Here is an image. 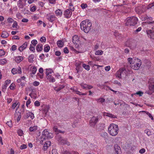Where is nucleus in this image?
Wrapping results in <instances>:
<instances>
[{"mask_svg": "<svg viewBox=\"0 0 154 154\" xmlns=\"http://www.w3.org/2000/svg\"><path fill=\"white\" fill-rule=\"evenodd\" d=\"M128 60L131 64V68L134 70L138 69L141 64V60L137 58L132 59L129 57L128 59Z\"/></svg>", "mask_w": 154, "mask_h": 154, "instance_id": "1", "label": "nucleus"}, {"mask_svg": "<svg viewBox=\"0 0 154 154\" xmlns=\"http://www.w3.org/2000/svg\"><path fill=\"white\" fill-rule=\"evenodd\" d=\"M92 24L88 20L82 21L80 24V28L81 30L86 33L89 32L91 29Z\"/></svg>", "mask_w": 154, "mask_h": 154, "instance_id": "2", "label": "nucleus"}, {"mask_svg": "<svg viewBox=\"0 0 154 154\" xmlns=\"http://www.w3.org/2000/svg\"><path fill=\"white\" fill-rule=\"evenodd\" d=\"M138 21L137 18L136 17L133 16L128 17L125 20V25L127 26H134L137 24Z\"/></svg>", "mask_w": 154, "mask_h": 154, "instance_id": "3", "label": "nucleus"}, {"mask_svg": "<svg viewBox=\"0 0 154 154\" xmlns=\"http://www.w3.org/2000/svg\"><path fill=\"white\" fill-rule=\"evenodd\" d=\"M108 131L110 135H117L119 131L118 126L117 125L112 124L109 126Z\"/></svg>", "mask_w": 154, "mask_h": 154, "instance_id": "4", "label": "nucleus"}, {"mask_svg": "<svg viewBox=\"0 0 154 154\" xmlns=\"http://www.w3.org/2000/svg\"><path fill=\"white\" fill-rule=\"evenodd\" d=\"M100 116L98 115L94 116L91 118L89 121V125L91 126L94 127L98 121Z\"/></svg>", "mask_w": 154, "mask_h": 154, "instance_id": "5", "label": "nucleus"}, {"mask_svg": "<svg viewBox=\"0 0 154 154\" xmlns=\"http://www.w3.org/2000/svg\"><path fill=\"white\" fill-rule=\"evenodd\" d=\"M116 73L119 78H121L122 77H124L126 75V69L125 68H122L119 69Z\"/></svg>", "mask_w": 154, "mask_h": 154, "instance_id": "6", "label": "nucleus"}, {"mask_svg": "<svg viewBox=\"0 0 154 154\" xmlns=\"http://www.w3.org/2000/svg\"><path fill=\"white\" fill-rule=\"evenodd\" d=\"M146 32L148 37L154 39V26L151 29H147Z\"/></svg>", "mask_w": 154, "mask_h": 154, "instance_id": "7", "label": "nucleus"}, {"mask_svg": "<svg viewBox=\"0 0 154 154\" xmlns=\"http://www.w3.org/2000/svg\"><path fill=\"white\" fill-rule=\"evenodd\" d=\"M149 82V88L150 91H146V93L148 94L151 95L154 92V85L153 83H150V81Z\"/></svg>", "mask_w": 154, "mask_h": 154, "instance_id": "8", "label": "nucleus"}, {"mask_svg": "<svg viewBox=\"0 0 154 154\" xmlns=\"http://www.w3.org/2000/svg\"><path fill=\"white\" fill-rule=\"evenodd\" d=\"M57 137H56V138H59V139L58 140L59 143H60L62 144H66L67 146H69L70 144V143L67 141L66 140L64 139H63L61 137H60V135H57Z\"/></svg>", "mask_w": 154, "mask_h": 154, "instance_id": "9", "label": "nucleus"}, {"mask_svg": "<svg viewBox=\"0 0 154 154\" xmlns=\"http://www.w3.org/2000/svg\"><path fill=\"white\" fill-rule=\"evenodd\" d=\"M40 137V143L42 144L44 141H46L47 139L48 140L49 139L52 138L53 137H51V135H42Z\"/></svg>", "mask_w": 154, "mask_h": 154, "instance_id": "10", "label": "nucleus"}, {"mask_svg": "<svg viewBox=\"0 0 154 154\" xmlns=\"http://www.w3.org/2000/svg\"><path fill=\"white\" fill-rule=\"evenodd\" d=\"M72 14V12L69 9H66L65 10L63 13V15L65 17L67 18H69Z\"/></svg>", "mask_w": 154, "mask_h": 154, "instance_id": "11", "label": "nucleus"}, {"mask_svg": "<svg viewBox=\"0 0 154 154\" xmlns=\"http://www.w3.org/2000/svg\"><path fill=\"white\" fill-rule=\"evenodd\" d=\"M12 73L14 75L16 74H21L22 73L21 68L18 67L17 68H13L11 70Z\"/></svg>", "mask_w": 154, "mask_h": 154, "instance_id": "12", "label": "nucleus"}, {"mask_svg": "<svg viewBox=\"0 0 154 154\" xmlns=\"http://www.w3.org/2000/svg\"><path fill=\"white\" fill-rule=\"evenodd\" d=\"M122 12L124 13H128L131 11V9L127 6H124L122 7Z\"/></svg>", "mask_w": 154, "mask_h": 154, "instance_id": "13", "label": "nucleus"}, {"mask_svg": "<svg viewBox=\"0 0 154 154\" xmlns=\"http://www.w3.org/2000/svg\"><path fill=\"white\" fill-rule=\"evenodd\" d=\"M51 145V142L50 141H46L45 142L44 145L43 147V149L44 150H46L47 149L48 147L50 146Z\"/></svg>", "mask_w": 154, "mask_h": 154, "instance_id": "14", "label": "nucleus"}, {"mask_svg": "<svg viewBox=\"0 0 154 154\" xmlns=\"http://www.w3.org/2000/svg\"><path fill=\"white\" fill-rule=\"evenodd\" d=\"M114 149L116 154H121L120 148L117 145H115Z\"/></svg>", "mask_w": 154, "mask_h": 154, "instance_id": "15", "label": "nucleus"}, {"mask_svg": "<svg viewBox=\"0 0 154 154\" xmlns=\"http://www.w3.org/2000/svg\"><path fill=\"white\" fill-rule=\"evenodd\" d=\"M79 37L78 35H75L72 37V42L74 44H77L79 42Z\"/></svg>", "mask_w": 154, "mask_h": 154, "instance_id": "16", "label": "nucleus"}, {"mask_svg": "<svg viewBox=\"0 0 154 154\" xmlns=\"http://www.w3.org/2000/svg\"><path fill=\"white\" fill-rule=\"evenodd\" d=\"M25 117L26 119H28L29 117L32 119L34 118V114L32 112H29L27 113L25 115Z\"/></svg>", "mask_w": 154, "mask_h": 154, "instance_id": "17", "label": "nucleus"}, {"mask_svg": "<svg viewBox=\"0 0 154 154\" xmlns=\"http://www.w3.org/2000/svg\"><path fill=\"white\" fill-rule=\"evenodd\" d=\"M103 116H108L111 118H117V117L116 116L112 115V114L109 113L104 112L103 113Z\"/></svg>", "mask_w": 154, "mask_h": 154, "instance_id": "18", "label": "nucleus"}, {"mask_svg": "<svg viewBox=\"0 0 154 154\" xmlns=\"http://www.w3.org/2000/svg\"><path fill=\"white\" fill-rule=\"evenodd\" d=\"M48 19L50 21L52 22L57 19L56 17L54 15L49 16Z\"/></svg>", "mask_w": 154, "mask_h": 154, "instance_id": "19", "label": "nucleus"}, {"mask_svg": "<svg viewBox=\"0 0 154 154\" xmlns=\"http://www.w3.org/2000/svg\"><path fill=\"white\" fill-rule=\"evenodd\" d=\"M27 44V43L26 42L24 43L20 47L19 50L21 52L22 51L26 48Z\"/></svg>", "mask_w": 154, "mask_h": 154, "instance_id": "20", "label": "nucleus"}, {"mask_svg": "<svg viewBox=\"0 0 154 154\" xmlns=\"http://www.w3.org/2000/svg\"><path fill=\"white\" fill-rule=\"evenodd\" d=\"M53 130L54 131L56 132L57 134H58L59 133H60L61 134H65V131H62L60 130H58L57 128L56 127H54L53 128Z\"/></svg>", "mask_w": 154, "mask_h": 154, "instance_id": "21", "label": "nucleus"}, {"mask_svg": "<svg viewBox=\"0 0 154 154\" xmlns=\"http://www.w3.org/2000/svg\"><path fill=\"white\" fill-rule=\"evenodd\" d=\"M23 59L22 56H18L15 57V60L17 63H19Z\"/></svg>", "mask_w": 154, "mask_h": 154, "instance_id": "22", "label": "nucleus"}, {"mask_svg": "<svg viewBox=\"0 0 154 154\" xmlns=\"http://www.w3.org/2000/svg\"><path fill=\"white\" fill-rule=\"evenodd\" d=\"M36 50L38 52L41 51L43 49V45L41 44H38L36 46Z\"/></svg>", "mask_w": 154, "mask_h": 154, "instance_id": "23", "label": "nucleus"}, {"mask_svg": "<svg viewBox=\"0 0 154 154\" xmlns=\"http://www.w3.org/2000/svg\"><path fill=\"white\" fill-rule=\"evenodd\" d=\"M61 154H79L78 152L74 151L69 152L67 151H64L62 152Z\"/></svg>", "mask_w": 154, "mask_h": 154, "instance_id": "24", "label": "nucleus"}, {"mask_svg": "<svg viewBox=\"0 0 154 154\" xmlns=\"http://www.w3.org/2000/svg\"><path fill=\"white\" fill-rule=\"evenodd\" d=\"M47 79L49 80L50 82H55V79L54 77L51 76V75L47 76Z\"/></svg>", "mask_w": 154, "mask_h": 154, "instance_id": "25", "label": "nucleus"}, {"mask_svg": "<svg viewBox=\"0 0 154 154\" xmlns=\"http://www.w3.org/2000/svg\"><path fill=\"white\" fill-rule=\"evenodd\" d=\"M8 33L6 31H3L1 35V36L3 38H6L8 37Z\"/></svg>", "mask_w": 154, "mask_h": 154, "instance_id": "26", "label": "nucleus"}, {"mask_svg": "<svg viewBox=\"0 0 154 154\" xmlns=\"http://www.w3.org/2000/svg\"><path fill=\"white\" fill-rule=\"evenodd\" d=\"M57 46L59 48H62L64 45L63 42L61 40H58L57 42Z\"/></svg>", "mask_w": 154, "mask_h": 154, "instance_id": "27", "label": "nucleus"}, {"mask_svg": "<svg viewBox=\"0 0 154 154\" xmlns=\"http://www.w3.org/2000/svg\"><path fill=\"white\" fill-rule=\"evenodd\" d=\"M55 13L57 16H59L61 17L62 14V11L59 9L56 10L55 11Z\"/></svg>", "mask_w": 154, "mask_h": 154, "instance_id": "28", "label": "nucleus"}, {"mask_svg": "<svg viewBox=\"0 0 154 154\" xmlns=\"http://www.w3.org/2000/svg\"><path fill=\"white\" fill-rule=\"evenodd\" d=\"M46 74L47 76L51 75L50 74L53 72L52 69L50 68L46 69Z\"/></svg>", "mask_w": 154, "mask_h": 154, "instance_id": "29", "label": "nucleus"}, {"mask_svg": "<svg viewBox=\"0 0 154 154\" xmlns=\"http://www.w3.org/2000/svg\"><path fill=\"white\" fill-rule=\"evenodd\" d=\"M34 57V54H31L28 57L29 61L30 63H32L34 61L33 59Z\"/></svg>", "mask_w": 154, "mask_h": 154, "instance_id": "30", "label": "nucleus"}, {"mask_svg": "<svg viewBox=\"0 0 154 154\" xmlns=\"http://www.w3.org/2000/svg\"><path fill=\"white\" fill-rule=\"evenodd\" d=\"M32 74H35L37 71V69L36 67L32 66L31 67Z\"/></svg>", "mask_w": 154, "mask_h": 154, "instance_id": "31", "label": "nucleus"}, {"mask_svg": "<svg viewBox=\"0 0 154 154\" xmlns=\"http://www.w3.org/2000/svg\"><path fill=\"white\" fill-rule=\"evenodd\" d=\"M50 49V47L48 45H45L44 47V51L45 52H47L49 51Z\"/></svg>", "mask_w": 154, "mask_h": 154, "instance_id": "32", "label": "nucleus"}, {"mask_svg": "<svg viewBox=\"0 0 154 154\" xmlns=\"http://www.w3.org/2000/svg\"><path fill=\"white\" fill-rule=\"evenodd\" d=\"M100 43L98 42L96 43L94 46V50H96L99 48V46Z\"/></svg>", "mask_w": 154, "mask_h": 154, "instance_id": "33", "label": "nucleus"}, {"mask_svg": "<svg viewBox=\"0 0 154 154\" xmlns=\"http://www.w3.org/2000/svg\"><path fill=\"white\" fill-rule=\"evenodd\" d=\"M97 102H100L101 103L104 102L105 101V99L103 98H100L96 99V100Z\"/></svg>", "mask_w": 154, "mask_h": 154, "instance_id": "34", "label": "nucleus"}, {"mask_svg": "<svg viewBox=\"0 0 154 154\" xmlns=\"http://www.w3.org/2000/svg\"><path fill=\"white\" fill-rule=\"evenodd\" d=\"M37 129V126H34L33 127H31L29 128V131H33Z\"/></svg>", "mask_w": 154, "mask_h": 154, "instance_id": "35", "label": "nucleus"}, {"mask_svg": "<svg viewBox=\"0 0 154 154\" xmlns=\"http://www.w3.org/2000/svg\"><path fill=\"white\" fill-rule=\"evenodd\" d=\"M69 8L71 11H74V8L72 3H70L69 4Z\"/></svg>", "mask_w": 154, "mask_h": 154, "instance_id": "36", "label": "nucleus"}, {"mask_svg": "<svg viewBox=\"0 0 154 154\" xmlns=\"http://www.w3.org/2000/svg\"><path fill=\"white\" fill-rule=\"evenodd\" d=\"M83 67L87 70H89L90 69V66L88 65H87L85 64H83L82 65Z\"/></svg>", "mask_w": 154, "mask_h": 154, "instance_id": "37", "label": "nucleus"}, {"mask_svg": "<svg viewBox=\"0 0 154 154\" xmlns=\"http://www.w3.org/2000/svg\"><path fill=\"white\" fill-rule=\"evenodd\" d=\"M103 53V52L101 50H98L95 52V54L96 55H101Z\"/></svg>", "mask_w": 154, "mask_h": 154, "instance_id": "38", "label": "nucleus"}, {"mask_svg": "<svg viewBox=\"0 0 154 154\" xmlns=\"http://www.w3.org/2000/svg\"><path fill=\"white\" fill-rule=\"evenodd\" d=\"M49 106H46L45 107V109H44L43 111H44V113L45 114H47L48 111L49 110Z\"/></svg>", "mask_w": 154, "mask_h": 154, "instance_id": "39", "label": "nucleus"}, {"mask_svg": "<svg viewBox=\"0 0 154 154\" xmlns=\"http://www.w3.org/2000/svg\"><path fill=\"white\" fill-rule=\"evenodd\" d=\"M65 85H61L60 86L58 87L57 88V90H56V91H60L61 89L65 87Z\"/></svg>", "mask_w": 154, "mask_h": 154, "instance_id": "40", "label": "nucleus"}, {"mask_svg": "<svg viewBox=\"0 0 154 154\" xmlns=\"http://www.w3.org/2000/svg\"><path fill=\"white\" fill-rule=\"evenodd\" d=\"M75 93L77 94H78L79 95H84L87 94V93H83L79 91H75Z\"/></svg>", "mask_w": 154, "mask_h": 154, "instance_id": "41", "label": "nucleus"}, {"mask_svg": "<svg viewBox=\"0 0 154 154\" xmlns=\"http://www.w3.org/2000/svg\"><path fill=\"white\" fill-rule=\"evenodd\" d=\"M49 134V133L47 129H45L44 130L42 133V135H48Z\"/></svg>", "mask_w": 154, "mask_h": 154, "instance_id": "42", "label": "nucleus"}, {"mask_svg": "<svg viewBox=\"0 0 154 154\" xmlns=\"http://www.w3.org/2000/svg\"><path fill=\"white\" fill-rule=\"evenodd\" d=\"M36 8L35 6H34L32 7H30V11L32 12H34L36 11Z\"/></svg>", "mask_w": 154, "mask_h": 154, "instance_id": "43", "label": "nucleus"}, {"mask_svg": "<svg viewBox=\"0 0 154 154\" xmlns=\"http://www.w3.org/2000/svg\"><path fill=\"white\" fill-rule=\"evenodd\" d=\"M80 86L81 87L84 89H87V85L83 83H81L80 84Z\"/></svg>", "mask_w": 154, "mask_h": 154, "instance_id": "44", "label": "nucleus"}, {"mask_svg": "<svg viewBox=\"0 0 154 154\" xmlns=\"http://www.w3.org/2000/svg\"><path fill=\"white\" fill-rule=\"evenodd\" d=\"M143 94V92L141 91H139L137 92H136L135 93H134V95L137 94L139 95L140 96H141Z\"/></svg>", "mask_w": 154, "mask_h": 154, "instance_id": "45", "label": "nucleus"}, {"mask_svg": "<svg viewBox=\"0 0 154 154\" xmlns=\"http://www.w3.org/2000/svg\"><path fill=\"white\" fill-rule=\"evenodd\" d=\"M40 41L42 42H44L46 41V38L45 37H42L40 39Z\"/></svg>", "mask_w": 154, "mask_h": 154, "instance_id": "46", "label": "nucleus"}, {"mask_svg": "<svg viewBox=\"0 0 154 154\" xmlns=\"http://www.w3.org/2000/svg\"><path fill=\"white\" fill-rule=\"evenodd\" d=\"M32 44L35 46L37 44V41L36 40H33L31 41Z\"/></svg>", "mask_w": 154, "mask_h": 154, "instance_id": "47", "label": "nucleus"}, {"mask_svg": "<svg viewBox=\"0 0 154 154\" xmlns=\"http://www.w3.org/2000/svg\"><path fill=\"white\" fill-rule=\"evenodd\" d=\"M5 54V52L3 50L0 49V57L4 56Z\"/></svg>", "mask_w": 154, "mask_h": 154, "instance_id": "48", "label": "nucleus"}, {"mask_svg": "<svg viewBox=\"0 0 154 154\" xmlns=\"http://www.w3.org/2000/svg\"><path fill=\"white\" fill-rule=\"evenodd\" d=\"M81 6L82 9H84L87 7V5L86 4L82 3L81 5Z\"/></svg>", "mask_w": 154, "mask_h": 154, "instance_id": "49", "label": "nucleus"}, {"mask_svg": "<svg viewBox=\"0 0 154 154\" xmlns=\"http://www.w3.org/2000/svg\"><path fill=\"white\" fill-rule=\"evenodd\" d=\"M7 62L5 59H2L0 60V63L2 64H5Z\"/></svg>", "mask_w": 154, "mask_h": 154, "instance_id": "50", "label": "nucleus"}, {"mask_svg": "<svg viewBox=\"0 0 154 154\" xmlns=\"http://www.w3.org/2000/svg\"><path fill=\"white\" fill-rule=\"evenodd\" d=\"M34 105L35 106H38L40 105V103L38 101L36 100L34 102Z\"/></svg>", "mask_w": 154, "mask_h": 154, "instance_id": "51", "label": "nucleus"}, {"mask_svg": "<svg viewBox=\"0 0 154 154\" xmlns=\"http://www.w3.org/2000/svg\"><path fill=\"white\" fill-rule=\"evenodd\" d=\"M145 133L147 135H151V133L149 129H146L145 131Z\"/></svg>", "mask_w": 154, "mask_h": 154, "instance_id": "52", "label": "nucleus"}, {"mask_svg": "<svg viewBox=\"0 0 154 154\" xmlns=\"http://www.w3.org/2000/svg\"><path fill=\"white\" fill-rule=\"evenodd\" d=\"M17 133L18 135H22V134H24L23 131L20 129L18 130Z\"/></svg>", "mask_w": 154, "mask_h": 154, "instance_id": "53", "label": "nucleus"}, {"mask_svg": "<svg viewBox=\"0 0 154 154\" xmlns=\"http://www.w3.org/2000/svg\"><path fill=\"white\" fill-rule=\"evenodd\" d=\"M12 26L13 28H15L16 29H17V23L16 21L14 22V23H13Z\"/></svg>", "mask_w": 154, "mask_h": 154, "instance_id": "54", "label": "nucleus"}, {"mask_svg": "<svg viewBox=\"0 0 154 154\" xmlns=\"http://www.w3.org/2000/svg\"><path fill=\"white\" fill-rule=\"evenodd\" d=\"M38 4L39 6H40L41 7H42L44 6L45 4L43 2H39L38 3Z\"/></svg>", "mask_w": 154, "mask_h": 154, "instance_id": "55", "label": "nucleus"}, {"mask_svg": "<svg viewBox=\"0 0 154 154\" xmlns=\"http://www.w3.org/2000/svg\"><path fill=\"white\" fill-rule=\"evenodd\" d=\"M37 76L39 77L40 79H42L43 77V74H40V73H38L37 74Z\"/></svg>", "mask_w": 154, "mask_h": 154, "instance_id": "56", "label": "nucleus"}, {"mask_svg": "<svg viewBox=\"0 0 154 154\" xmlns=\"http://www.w3.org/2000/svg\"><path fill=\"white\" fill-rule=\"evenodd\" d=\"M27 148V146L25 144H23L21 145L20 147V149H25Z\"/></svg>", "mask_w": 154, "mask_h": 154, "instance_id": "57", "label": "nucleus"}, {"mask_svg": "<svg viewBox=\"0 0 154 154\" xmlns=\"http://www.w3.org/2000/svg\"><path fill=\"white\" fill-rule=\"evenodd\" d=\"M8 22L9 23H12L14 21V20L12 18L9 17L7 19Z\"/></svg>", "mask_w": 154, "mask_h": 154, "instance_id": "58", "label": "nucleus"}, {"mask_svg": "<svg viewBox=\"0 0 154 154\" xmlns=\"http://www.w3.org/2000/svg\"><path fill=\"white\" fill-rule=\"evenodd\" d=\"M39 82L37 81H35L33 83V85L35 86H37L39 85Z\"/></svg>", "mask_w": 154, "mask_h": 154, "instance_id": "59", "label": "nucleus"}, {"mask_svg": "<svg viewBox=\"0 0 154 154\" xmlns=\"http://www.w3.org/2000/svg\"><path fill=\"white\" fill-rule=\"evenodd\" d=\"M145 152V149L144 148H142L139 150V153L143 154Z\"/></svg>", "mask_w": 154, "mask_h": 154, "instance_id": "60", "label": "nucleus"}, {"mask_svg": "<svg viewBox=\"0 0 154 154\" xmlns=\"http://www.w3.org/2000/svg\"><path fill=\"white\" fill-rule=\"evenodd\" d=\"M6 124L9 127H11L12 126V124L11 120L8 122Z\"/></svg>", "mask_w": 154, "mask_h": 154, "instance_id": "61", "label": "nucleus"}, {"mask_svg": "<svg viewBox=\"0 0 154 154\" xmlns=\"http://www.w3.org/2000/svg\"><path fill=\"white\" fill-rule=\"evenodd\" d=\"M19 115H18V117L17 118V122H19L20 120V119L21 118V115L20 114V113H19Z\"/></svg>", "mask_w": 154, "mask_h": 154, "instance_id": "62", "label": "nucleus"}, {"mask_svg": "<svg viewBox=\"0 0 154 154\" xmlns=\"http://www.w3.org/2000/svg\"><path fill=\"white\" fill-rule=\"evenodd\" d=\"M17 46L15 45H14L12 46L11 47V50L13 51H14L15 50L17 49Z\"/></svg>", "mask_w": 154, "mask_h": 154, "instance_id": "63", "label": "nucleus"}, {"mask_svg": "<svg viewBox=\"0 0 154 154\" xmlns=\"http://www.w3.org/2000/svg\"><path fill=\"white\" fill-rule=\"evenodd\" d=\"M52 154H58L57 150L55 149H53L52 150Z\"/></svg>", "mask_w": 154, "mask_h": 154, "instance_id": "64", "label": "nucleus"}]
</instances>
